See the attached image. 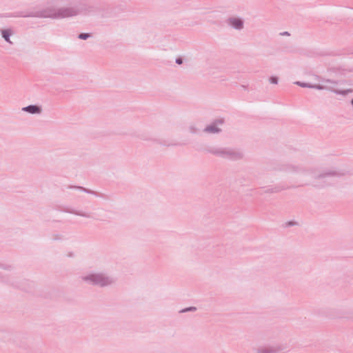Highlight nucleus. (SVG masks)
<instances>
[{
  "instance_id": "nucleus-1",
  "label": "nucleus",
  "mask_w": 353,
  "mask_h": 353,
  "mask_svg": "<svg viewBox=\"0 0 353 353\" xmlns=\"http://www.w3.org/2000/svg\"><path fill=\"white\" fill-rule=\"evenodd\" d=\"M274 171L283 172L285 173H292L304 176H311L314 179V182H305L298 185V187H303L312 185L316 188H324L332 185L336 183L335 179L345 175V172L336 170H327L319 174H315L314 168L307 167L302 163H276L271 169Z\"/></svg>"
},
{
  "instance_id": "nucleus-2",
  "label": "nucleus",
  "mask_w": 353,
  "mask_h": 353,
  "mask_svg": "<svg viewBox=\"0 0 353 353\" xmlns=\"http://www.w3.org/2000/svg\"><path fill=\"white\" fill-rule=\"evenodd\" d=\"M81 280L87 284L99 288L110 286L115 282L113 277L103 272H90L82 276Z\"/></svg>"
},
{
  "instance_id": "nucleus-3",
  "label": "nucleus",
  "mask_w": 353,
  "mask_h": 353,
  "mask_svg": "<svg viewBox=\"0 0 353 353\" xmlns=\"http://www.w3.org/2000/svg\"><path fill=\"white\" fill-rule=\"evenodd\" d=\"M203 152L232 161L239 160L243 157V153H241L240 151L228 148L208 146L203 149Z\"/></svg>"
},
{
  "instance_id": "nucleus-4",
  "label": "nucleus",
  "mask_w": 353,
  "mask_h": 353,
  "mask_svg": "<svg viewBox=\"0 0 353 353\" xmlns=\"http://www.w3.org/2000/svg\"><path fill=\"white\" fill-rule=\"evenodd\" d=\"M58 8L48 7L37 11H19L10 14L7 17H37V18H52L57 19Z\"/></svg>"
},
{
  "instance_id": "nucleus-5",
  "label": "nucleus",
  "mask_w": 353,
  "mask_h": 353,
  "mask_svg": "<svg viewBox=\"0 0 353 353\" xmlns=\"http://www.w3.org/2000/svg\"><path fill=\"white\" fill-rule=\"evenodd\" d=\"M295 84L302 87V88H314L319 90H330L336 94H341L343 96H346L348 93L352 92V90L347 89V90H339V89H334L326 85H321V84H311L308 83L301 82V81H296L295 82Z\"/></svg>"
},
{
  "instance_id": "nucleus-6",
  "label": "nucleus",
  "mask_w": 353,
  "mask_h": 353,
  "mask_svg": "<svg viewBox=\"0 0 353 353\" xmlns=\"http://www.w3.org/2000/svg\"><path fill=\"white\" fill-rule=\"evenodd\" d=\"M289 351L286 344H275L258 348L256 353H286Z\"/></svg>"
},
{
  "instance_id": "nucleus-7",
  "label": "nucleus",
  "mask_w": 353,
  "mask_h": 353,
  "mask_svg": "<svg viewBox=\"0 0 353 353\" xmlns=\"http://www.w3.org/2000/svg\"><path fill=\"white\" fill-rule=\"evenodd\" d=\"M75 11L77 12V15L78 14H86L91 12H94L97 11V8L94 5L85 2H81L76 6H74Z\"/></svg>"
},
{
  "instance_id": "nucleus-8",
  "label": "nucleus",
  "mask_w": 353,
  "mask_h": 353,
  "mask_svg": "<svg viewBox=\"0 0 353 353\" xmlns=\"http://www.w3.org/2000/svg\"><path fill=\"white\" fill-rule=\"evenodd\" d=\"M224 123L223 119H217L212 121V123L208 125H207L203 131L207 133L211 134H218L221 132V129L218 128L219 125H222Z\"/></svg>"
},
{
  "instance_id": "nucleus-9",
  "label": "nucleus",
  "mask_w": 353,
  "mask_h": 353,
  "mask_svg": "<svg viewBox=\"0 0 353 353\" xmlns=\"http://www.w3.org/2000/svg\"><path fill=\"white\" fill-rule=\"evenodd\" d=\"M77 15L74 6L58 8L57 19L74 17Z\"/></svg>"
},
{
  "instance_id": "nucleus-10",
  "label": "nucleus",
  "mask_w": 353,
  "mask_h": 353,
  "mask_svg": "<svg viewBox=\"0 0 353 353\" xmlns=\"http://www.w3.org/2000/svg\"><path fill=\"white\" fill-rule=\"evenodd\" d=\"M227 23L235 30H241L244 26V21L239 17H229Z\"/></svg>"
},
{
  "instance_id": "nucleus-11",
  "label": "nucleus",
  "mask_w": 353,
  "mask_h": 353,
  "mask_svg": "<svg viewBox=\"0 0 353 353\" xmlns=\"http://www.w3.org/2000/svg\"><path fill=\"white\" fill-rule=\"evenodd\" d=\"M297 187H298V185L288 186L286 185L279 183V184L276 185L274 187L268 188L265 190L264 192L265 193H278L282 190H288L289 188H295Z\"/></svg>"
},
{
  "instance_id": "nucleus-12",
  "label": "nucleus",
  "mask_w": 353,
  "mask_h": 353,
  "mask_svg": "<svg viewBox=\"0 0 353 353\" xmlns=\"http://www.w3.org/2000/svg\"><path fill=\"white\" fill-rule=\"evenodd\" d=\"M22 111L32 114H39L42 112V108L40 105L36 104L29 105L23 107Z\"/></svg>"
},
{
  "instance_id": "nucleus-13",
  "label": "nucleus",
  "mask_w": 353,
  "mask_h": 353,
  "mask_svg": "<svg viewBox=\"0 0 353 353\" xmlns=\"http://www.w3.org/2000/svg\"><path fill=\"white\" fill-rule=\"evenodd\" d=\"M68 188L79 190H81V191H83V192H85L87 194H93V195H94L96 196L104 197V195L103 194H101V193H99V192H97L96 191H94V190L85 188H84L83 186L69 185Z\"/></svg>"
},
{
  "instance_id": "nucleus-14",
  "label": "nucleus",
  "mask_w": 353,
  "mask_h": 353,
  "mask_svg": "<svg viewBox=\"0 0 353 353\" xmlns=\"http://www.w3.org/2000/svg\"><path fill=\"white\" fill-rule=\"evenodd\" d=\"M0 32L3 39L10 44H12V42L10 41V36L13 33L12 30L10 28H8L1 29Z\"/></svg>"
},
{
  "instance_id": "nucleus-15",
  "label": "nucleus",
  "mask_w": 353,
  "mask_h": 353,
  "mask_svg": "<svg viewBox=\"0 0 353 353\" xmlns=\"http://www.w3.org/2000/svg\"><path fill=\"white\" fill-rule=\"evenodd\" d=\"M64 212L70 213V214H75V215H77V216L85 217V218H90L91 217L90 214H88V213H85V212H83L78 211V210H74V209L64 210Z\"/></svg>"
},
{
  "instance_id": "nucleus-16",
  "label": "nucleus",
  "mask_w": 353,
  "mask_h": 353,
  "mask_svg": "<svg viewBox=\"0 0 353 353\" xmlns=\"http://www.w3.org/2000/svg\"><path fill=\"white\" fill-rule=\"evenodd\" d=\"M0 281L2 283H5L9 285H11L12 286L17 287V288H21L20 286L16 285L12 282L8 277L3 276L0 274Z\"/></svg>"
},
{
  "instance_id": "nucleus-17",
  "label": "nucleus",
  "mask_w": 353,
  "mask_h": 353,
  "mask_svg": "<svg viewBox=\"0 0 353 353\" xmlns=\"http://www.w3.org/2000/svg\"><path fill=\"white\" fill-rule=\"evenodd\" d=\"M91 34L90 33H87V32H82V33H80L78 35V38L79 39H82V40H86L88 39V38L91 37Z\"/></svg>"
},
{
  "instance_id": "nucleus-18",
  "label": "nucleus",
  "mask_w": 353,
  "mask_h": 353,
  "mask_svg": "<svg viewBox=\"0 0 353 353\" xmlns=\"http://www.w3.org/2000/svg\"><path fill=\"white\" fill-rule=\"evenodd\" d=\"M197 308L194 306H190L188 307H185L179 311L180 313H185L188 312H195Z\"/></svg>"
},
{
  "instance_id": "nucleus-19",
  "label": "nucleus",
  "mask_w": 353,
  "mask_h": 353,
  "mask_svg": "<svg viewBox=\"0 0 353 353\" xmlns=\"http://www.w3.org/2000/svg\"><path fill=\"white\" fill-rule=\"evenodd\" d=\"M0 268L6 270H11L12 269V266L11 265L3 263H0Z\"/></svg>"
},
{
  "instance_id": "nucleus-20",
  "label": "nucleus",
  "mask_w": 353,
  "mask_h": 353,
  "mask_svg": "<svg viewBox=\"0 0 353 353\" xmlns=\"http://www.w3.org/2000/svg\"><path fill=\"white\" fill-rule=\"evenodd\" d=\"M189 130L192 134H196L199 132V130L197 129L194 125H190L189 127Z\"/></svg>"
},
{
  "instance_id": "nucleus-21",
  "label": "nucleus",
  "mask_w": 353,
  "mask_h": 353,
  "mask_svg": "<svg viewBox=\"0 0 353 353\" xmlns=\"http://www.w3.org/2000/svg\"><path fill=\"white\" fill-rule=\"evenodd\" d=\"M270 82L272 84H277L278 83V81H279V79L276 76H272L270 77V79H269Z\"/></svg>"
},
{
  "instance_id": "nucleus-22",
  "label": "nucleus",
  "mask_w": 353,
  "mask_h": 353,
  "mask_svg": "<svg viewBox=\"0 0 353 353\" xmlns=\"http://www.w3.org/2000/svg\"><path fill=\"white\" fill-rule=\"evenodd\" d=\"M323 82H326V83H332L334 85H337L338 84V81H334V80H331V79H323L322 80Z\"/></svg>"
},
{
  "instance_id": "nucleus-23",
  "label": "nucleus",
  "mask_w": 353,
  "mask_h": 353,
  "mask_svg": "<svg viewBox=\"0 0 353 353\" xmlns=\"http://www.w3.org/2000/svg\"><path fill=\"white\" fill-rule=\"evenodd\" d=\"M52 239L54 241H59L62 239V237L60 234H55L52 235Z\"/></svg>"
},
{
  "instance_id": "nucleus-24",
  "label": "nucleus",
  "mask_w": 353,
  "mask_h": 353,
  "mask_svg": "<svg viewBox=\"0 0 353 353\" xmlns=\"http://www.w3.org/2000/svg\"><path fill=\"white\" fill-rule=\"evenodd\" d=\"M183 58H182V57H177V58L175 59V63H176V64H178V65H181V64H182V63H183Z\"/></svg>"
},
{
  "instance_id": "nucleus-25",
  "label": "nucleus",
  "mask_w": 353,
  "mask_h": 353,
  "mask_svg": "<svg viewBox=\"0 0 353 353\" xmlns=\"http://www.w3.org/2000/svg\"><path fill=\"white\" fill-rule=\"evenodd\" d=\"M296 222H294V221H288V222L286 223V225H287L288 226H293V225H296Z\"/></svg>"
},
{
  "instance_id": "nucleus-26",
  "label": "nucleus",
  "mask_w": 353,
  "mask_h": 353,
  "mask_svg": "<svg viewBox=\"0 0 353 353\" xmlns=\"http://www.w3.org/2000/svg\"><path fill=\"white\" fill-rule=\"evenodd\" d=\"M280 34L282 36H290V34L287 31L281 32Z\"/></svg>"
},
{
  "instance_id": "nucleus-27",
  "label": "nucleus",
  "mask_w": 353,
  "mask_h": 353,
  "mask_svg": "<svg viewBox=\"0 0 353 353\" xmlns=\"http://www.w3.org/2000/svg\"><path fill=\"white\" fill-rule=\"evenodd\" d=\"M159 143H160V144H162V145H167V146H170V145H178V144H176V143H174H174L166 144V143H161V142H159Z\"/></svg>"
},
{
  "instance_id": "nucleus-28",
  "label": "nucleus",
  "mask_w": 353,
  "mask_h": 353,
  "mask_svg": "<svg viewBox=\"0 0 353 353\" xmlns=\"http://www.w3.org/2000/svg\"><path fill=\"white\" fill-rule=\"evenodd\" d=\"M241 86H242L244 89H246V88H247L245 85H241Z\"/></svg>"
}]
</instances>
